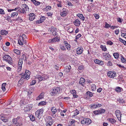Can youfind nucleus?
Masks as SVG:
<instances>
[{
	"mask_svg": "<svg viewBox=\"0 0 126 126\" xmlns=\"http://www.w3.org/2000/svg\"><path fill=\"white\" fill-rule=\"evenodd\" d=\"M28 72L29 71L28 70H26L25 71V73L22 75L21 78L20 79L19 81V83L21 81L22 83L23 82L24 80L25 79H27V80L29 79L30 76V74Z\"/></svg>",
	"mask_w": 126,
	"mask_h": 126,
	"instance_id": "obj_1",
	"label": "nucleus"
},
{
	"mask_svg": "<svg viewBox=\"0 0 126 126\" xmlns=\"http://www.w3.org/2000/svg\"><path fill=\"white\" fill-rule=\"evenodd\" d=\"M3 60L6 61L10 64H12L13 63L11 57L8 55L4 54L2 57Z\"/></svg>",
	"mask_w": 126,
	"mask_h": 126,
	"instance_id": "obj_2",
	"label": "nucleus"
},
{
	"mask_svg": "<svg viewBox=\"0 0 126 126\" xmlns=\"http://www.w3.org/2000/svg\"><path fill=\"white\" fill-rule=\"evenodd\" d=\"M60 90V88L59 87L54 88L51 90L50 93L51 95L55 96L57 94H59Z\"/></svg>",
	"mask_w": 126,
	"mask_h": 126,
	"instance_id": "obj_3",
	"label": "nucleus"
},
{
	"mask_svg": "<svg viewBox=\"0 0 126 126\" xmlns=\"http://www.w3.org/2000/svg\"><path fill=\"white\" fill-rule=\"evenodd\" d=\"M92 122V120L90 119L87 118H84L81 121V123L83 124L89 125Z\"/></svg>",
	"mask_w": 126,
	"mask_h": 126,
	"instance_id": "obj_4",
	"label": "nucleus"
},
{
	"mask_svg": "<svg viewBox=\"0 0 126 126\" xmlns=\"http://www.w3.org/2000/svg\"><path fill=\"white\" fill-rule=\"evenodd\" d=\"M22 119L21 116H18L16 118V126H21Z\"/></svg>",
	"mask_w": 126,
	"mask_h": 126,
	"instance_id": "obj_5",
	"label": "nucleus"
},
{
	"mask_svg": "<svg viewBox=\"0 0 126 126\" xmlns=\"http://www.w3.org/2000/svg\"><path fill=\"white\" fill-rule=\"evenodd\" d=\"M105 111V109H102L100 110L94 111L93 112L95 115H98L101 113H104Z\"/></svg>",
	"mask_w": 126,
	"mask_h": 126,
	"instance_id": "obj_6",
	"label": "nucleus"
},
{
	"mask_svg": "<svg viewBox=\"0 0 126 126\" xmlns=\"http://www.w3.org/2000/svg\"><path fill=\"white\" fill-rule=\"evenodd\" d=\"M115 72L114 71L112 72L111 71H109L107 73V75L109 77L113 78L115 77Z\"/></svg>",
	"mask_w": 126,
	"mask_h": 126,
	"instance_id": "obj_7",
	"label": "nucleus"
},
{
	"mask_svg": "<svg viewBox=\"0 0 126 126\" xmlns=\"http://www.w3.org/2000/svg\"><path fill=\"white\" fill-rule=\"evenodd\" d=\"M115 113L118 120L120 121L122 114L120 113V111L118 110H116L115 111Z\"/></svg>",
	"mask_w": 126,
	"mask_h": 126,
	"instance_id": "obj_8",
	"label": "nucleus"
},
{
	"mask_svg": "<svg viewBox=\"0 0 126 126\" xmlns=\"http://www.w3.org/2000/svg\"><path fill=\"white\" fill-rule=\"evenodd\" d=\"M16 12H17L18 13H22L23 14H25L26 12L25 9L23 8L21 9L19 7L16 8Z\"/></svg>",
	"mask_w": 126,
	"mask_h": 126,
	"instance_id": "obj_9",
	"label": "nucleus"
},
{
	"mask_svg": "<svg viewBox=\"0 0 126 126\" xmlns=\"http://www.w3.org/2000/svg\"><path fill=\"white\" fill-rule=\"evenodd\" d=\"M29 19L30 21H32L35 18V15L33 13H31L29 14Z\"/></svg>",
	"mask_w": 126,
	"mask_h": 126,
	"instance_id": "obj_10",
	"label": "nucleus"
},
{
	"mask_svg": "<svg viewBox=\"0 0 126 126\" xmlns=\"http://www.w3.org/2000/svg\"><path fill=\"white\" fill-rule=\"evenodd\" d=\"M103 56L106 58V60H109L111 58V56L110 55L107 53H103Z\"/></svg>",
	"mask_w": 126,
	"mask_h": 126,
	"instance_id": "obj_11",
	"label": "nucleus"
},
{
	"mask_svg": "<svg viewBox=\"0 0 126 126\" xmlns=\"http://www.w3.org/2000/svg\"><path fill=\"white\" fill-rule=\"evenodd\" d=\"M63 44L65 45V47L68 50H69L70 49L71 46L67 42L65 41H64L63 42Z\"/></svg>",
	"mask_w": 126,
	"mask_h": 126,
	"instance_id": "obj_12",
	"label": "nucleus"
},
{
	"mask_svg": "<svg viewBox=\"0 0 126 126\" xmlns=\"http://www.w3.org/2000/svg\"><path fill=\"white\" fill-rule=\"evenodd\" d=\"M76 53L78 54H81L83 51V48L82 47H78L76 50Z\"/></svg>",
	"mask_w": 126,
	"mask_h": 126,
	"instance_id": "obj_13",
	"label": "nucleus"
},
{
	"mask_svg": "<svg viewBox=\"0 0 126 126\" xmlns=\"http://www.w3.org/2000/svg\"><path fill=\"white\" fill-rule=\"evenodd\" d=\"M79 84L82 86H83L86 83H85V80L83 78H81L79 82Z\"/></svg>",
	"mask_w": 126,
	"mask_h": 126,
	"instance_id": "obj_14",
	"label": "nucleus"
},
{
	"mask_svg": "<svg viewBox=\"0 0 126 126\" xmlns=\"http://www.w3.org/2000/svg\"><path fill=\"white\" fill-rule=\"evenodd\" d=\"M60 15L64 17L66 15L67 13L66 11V9L63 8V9L62 12L60 13Z\"/></svg>",
	"mask_w": 126,
	"mask_h": 126,
	"instance_id": "obj_15",
	"label": "nucleus"
},
{
	"mask_svg": "<svg viewBox=\"0 0 126 126\" xmlns=\"http://www.w3.org/2000/svg\"><path fill=\"white\" fill-rule=\"evenodd\" d=\"M18 35L19 36V39H18V43L19 45H23V43L21 40V39L23 40L22 37H21V35H19L18 34Z\"/></svg>",
	"mask_w": 126,
	"mask_h": 126,
	"instance_id": "obj_16",
	"label": "nucleus"
},
{
	"mask_svg": "<svg viewBox=\"0 0 126 126\" xmlns=\"http://www.w3.org/2000/svg\"><path fill=\"white\" fill-rule=\"evenodd\" d=\"M94 61V62L100 65H102L103 64V62L102 61H100L97 59H95Z\"/></svg>",
	"mask_w": 126,
	"mask_h": 126,
	"instance_id": "obj_17",
	"label": "nucleus"
},
{
	"mask_svg": "<svg viewBox=\"0 0 126 126\" xmlns=\"http://www.w3.org/2000/svg\"><path fill=\"white\" fill-rule=\"evenodd\" d=\"M44 93H42L39 96L37 97L36 98V100H39L43 98L44 96Z\"/></svg>",
	"mask_w": 126,
	"mask_h": 126,
	"instance_id": "obj_18",
	"label": "nucleus"
},
{
	"mask_svg": "<svg viewBox=\"0 0 126 126\" xmlns=\"http://www.w3.org/2000/svg\"><path fill=\"white\" fill-rule=\"evenodd\" d=\"M74 24L76 26H79L80 24V22L79 20L76 19L74 22Z\"/></svg>",
	"mask_w": 126,
	"mask_h": 126,
	"instance_id": "obj_19",
	"label": "nucleus"
},
{
	"mask_svg": "<svg viewBox=\"0 0 126 126\" xmlns=\"http://www.w3.org/2000/svg\"><path fill=\"white\" fill-rule=\"evenodd\" d=\"M0 34L1 35H6L8 33V31L5 30H1L0 31Z\"/></svg>",
	"mask_w": 126,
	"mask_h": 126,
	"instance_id": "obj_20",
	"label": "nucleus"
},
{
	"mask_svg": "<svg viewBox=\"0 0 126 126\" xmlns=\"http://www.w3.org/2000/svg\"><path fill=\"white\" fill-rule=\"evenodd\" d=\"M56 28H54L53 26L51 27L49 29V30H50L51 33H52L53 35V33L54 32V34H55L56 32H55Z\"/></svg>",
	"mask_w": 126,
	"mask_h": 126,
	"instance_id": "obj_21",
	"label": "nucleus"
},
{
	"mask_svg": "<svg viewBox=\"0 0 126 126\" xmlns=\"http://www.w3.org/2000/svg\"><path fill=\"white\" fill-rule=\"evenodd\" d=\"M107 120L108 121L112 124L115 123L116 122V120L114 119L111 118H109Z\"/></svg>",
	"mask_w": 126,
	"mask_h": 126,
	"instance_id": "obj_22",
	"label": "nucleus"
},
{
	"mask_svg": "<svg viewBox=\"0 0 126 126\" xmlns=\"http://www.w3.org/2000/svg\"><path fill=\"white\" fill-rule=\"evenodd\" d=\"M71 68V66L70 65H68L65 67V70L67 73L69 72Z\"/></svg>",
	"mask_w": 126,
	"mask_h": 126,
	"instance_id": "obj_23",
	"label": "nucleus"
},
{
	"mask_svg": "<svg viewBox=\"0 0 126 126\" xmlns=\"http://www.w3.org/2000/svg\"><path fill=\"white\" fill-rule=\"evenodd\" d=\"M6 85V83H3L1 85V89L4 92L6 90L5 87Z\"/></svg>",
	"mask_w": 126,
	"mask_h": 126,
	"instance_id": "obj_24",
	"label": "nucleus"
},
{
	"mask_svg": "<svg viewBox=\"0 0 126 126\" xmlns=\"http://www.w3.org/2000/svg\"><path fill=\"white\" fill-rule=\"evenodd\" d=\"M31 1H32L33 3L35 5H38L40 4V3L37 1L36 0H31Z\"/></svg>",
	"mask_w": 126,
	"mask_h": 126,
	"instance_id": "obj_25",
	"label": "nucleus"
},
{
	"mask_svg": "<svg viewBox=\"0 0 126 126\" xmlns=\"http://www.w3.org/2000/svg\"><path fill=\"white\" fill-rule=\"evenodd\" d=\"M30 118V120L32 122L34 121L35 120V118L34 116L32 114L29 116Z\"/></svg>",
	"mask_w": 126,
	"mask_h": 126,
	"instance_id": "obj_26",
	"label": "nucleus"
},
{
	"mask_svg": "<svg viewBox=\"0 0 126 126\" xmlns=\"http://www.w3.org/2000/svg\"><path fill=\"white\" fill-rule=\"evenodd\" d=\"M51 110L53 114H55L57 111V110L56 108L53 107L51 108Z\"/></svg>",
	"mask_w": 126,
	"mask_h": 126,
	"instance_id": "obj_27",
	"label": "nucleus"
},
{
	"mask_svg": "<svg viewBox=\"0 0 126 126\" xmlns=\"http://www.w3.org/2000/svg\"><path fill=\"white\" fill-rule=\"evenodd\" d=\"M46 102L44 101H42L39 103L38 104V106H42L45 105L46 104Z\"/></svg>",
	"mask_w": 126,
	"mask_h": 126,
	"instance_id": "obj_28",
	"label": "nucleus"
},
{
	"mask_svg": "<svg viewBox=\"0 0 126 126\" xmlns=\"http://www.w3.org/2000/svg\"><path fill=\"white\" fill-rule=\"evenodd\" d=\"M36 78L38 79L40 81H41L43 80L42 77L39 75H37L36 76Z\"/></svg>",
	"mask_w": 126,
	"mask_h": 126,
	"instance_id": "obj_29",
	"label": "nucleus"
},
{
	"mask_svg": "<svg viewBox=\"0 0 126 126\" xmlns=\"http://www.w3.org/2000/svg\"><path fill=\"white\" fill-rule=\"evenodd\" d=\"M60 48L62 50L65 51L66 48L64 45H60Z\"/></svg>",
	"mask_w": 126,
	"mask_h": 126,
	"instance_id": "obj_30",
	"label": "nucleus"
},
{
	"mask_svg": "<svg viewBox=\"0 0 126 126\" xmlns=\"http://www.w3.org/2000/svg\"><path fill=\"white\" fill-rule=\"evenodd\" d=\"M86 94L89 97H92L93 96V94L89 91H87Z\"/></svg>",
	"mask_w": 126,
	"mask_h": 126,
	"instance_id": "obj_31",
	"label": "nucleus"
},
{
	"mask_svg": "<svg viewBox=\"0 0 126 126\" xmlns=\"http://www.w3.org/2000/svg\"><path fill=\"white\" fill-rule=\"evenodd\" d=\"M121 87H117L115 89V90L118 92H120L121 91Z\"/></svg>",
	"mask_w": 126,
	"mask_h": 126,
	"instance_id": "obj_32",
	"label": "nucleus"
},
{
	"mask_svg": "<svg viewBox=\"0 0 126 126\" xmlns=\"http://www.w3.org/2000/svg\"><path fill=\"white\" fill-rule=\"evenodd\" d=\"M4 18H5V19H6L8 21H9L10 20V18H11L9 16L8 14H6L5 15V16H4Z\"/></svg>",
	"mask_w": 126,
	"mask_h": 126,
	"instance_id": "obj_33",
	"label": "nucleus"
},
{
	"mask_svg": "<svg viewBox=\"0 0 126 126\" xmlns=\"http://www.w3.org/2000/svg\"><path fill=\"white\" fill-rule=\"evenodd\" d=\"M52 118L51 117H48V121H47V123H53V121H52Z\"/></svg>",
	"mask_w": 126,
	"mask_h": 126,
	"instance_id": "obj_34",
	"label": "nucleus"
},
{
	"mask_svg": "<svg viewBox=\"0 0 126 126\" xmlns=\"http://www.w3.org/2000/svg\"><path fill=\"white\" fill-rule=\"evenodd\" d=\"M23 63V61L22 59L20 58L18 63V66H22Z\"/></svg>",
	"mask_w": 126,
	"mask_h": 126,
	"instance_id": "obj_35",
	"label": "nucleus"
},
{
	"mask_svg": "<svg viewBox=\"0 0 126 126\" xmlns=\"http://www.w3.org/2000/svg\"><path fill=\"white\" fill-rule=\"evenodd\" d=\"M113 55L114 57L116 59H118L119 57V55L118 53H113Z\"/></svg>",
	"mask_w": 126,
	"mask_h": 126,
	"instance_id": "obj_36",
	"label": "nucleus"
},
{
	"mask_svg": "<svg viewBox=\"0 0 126 126\" xmlns=\"http://www.w3.org/2000/svg\"><path fill=\"white\" fill-rule=\"evenodd\" d=\"M100 47L102 49V50L104 51H106L107 49L105 46H104L103 45H101L100 46Z\"/></svg>",
	"mask_w": 126,
	"mask_h": 126,
	"instance_id": "obj_37",
	"label": "nucleus"
},
{
	"mask_svg": "<svg viewBox=\"0 0 126 126\" xmlns=\"http://www.w3.org/2000/svg\"><path fill=\"white\" fill-rule=\"evenodd\" d=\"M119 39L120 41L121 42L123 43L125 45H126V41L121 38H119Z\"/></svg>",
	"mask_w": 126,
	"mask_h": 126,
	"instance_id": "obj_38",
	"label": "nucleus"
},
{
	"mask_svg": "<svg viewBox=\"0 0 126 126\" xmlns=\"http://www.w3.org/2000/svg\"><path fill=\"white\" fill-rule=\"evenodd\" d=\"M91 107V108H97L96 103H94L93 104H92L90 105Z\"/></svg>",
	"mask_w": 126,
	"mask_h": 126,
	"instance_id": "obj_39",
	"label": "nucleus"
},
{
	"mask_svg": "<svg viewBox=\"0 0 126 126\" xmlns=\"http://www.w3.org/2000/svg\"><path fill=\"white\" fill-rule=\"evenodd\" d=\"M76 121L73 119L71 120L69 122H70V126L72 125Z\"/></svg>",
	"mask_w": 126,
	"mask_h": 126,
	"instance_id": "obj_40",
	"label": "nucleus"
},
{
	"mask_svg": "<svg viewBox=\"0 0 126 126\" xmlns=\"http://www.w3.org/2000/svg\"><path fill=\"white\" fill-rule=\"evenodd\" d=\"M36 83V81L34 80H33L32 81L30 82V84L31 85H33L35 84Z\"/></svg>",
	"mask_w": 126,
	"mask_h": 126,
	"instance_id": "obj_41",
	"label": "nucleus"
},
{
	"mask_svg": "<svg viewBox=\"0 0 126 126\" xmlns=\"http://www.w3.org/2000/svg\"><path fill=\"white\" fill-rule=\"evenodd\" d=\"M46 19V17L44 16H41L40 18V19L41 20V21L42 22H43Z\"/></svg>",
	"mask_w": 126,
	"mask_h": 126,
	"instance_id": "obj_42",
	"label": "nucleus"
},
{
	"mask_svg": "<svg viewBox=\"0 0 126 126\" xmlns=\"http://www.w3.org/2000/svg\"><path fill=\"white\" fill-rule=\"evenodd\" d=\"M111 27V25H109V24H108L106 22H105V27L106 28H108L109 27Z\"/></svg>",
	"mask_w": 126,
	"mask_h": 126,
	"instance_id": "obj_43",
	"label": "nucleus"
},
{
	"mask_svg": "<svg viewBox=\"0 0 126 126\" xmlns=\"http://www.w3.org/2000/svg\"><path fill=\"white\" fill-rule=\"evenodd\" d=\"M21 54V51L18 50L16 49V54L18 55V57L20 56Z\"/></svg>",
	"mask_w": 126,
	"mask_h": 126,
	"instance_id": "obj_44",
	"label": "nucleus"
},
{
	"mask_svg": "<svg viewBox=\"0 0 126 126\" xmlns=\"http://www.w3.org/2000/svg\"><path fill=\"white\" fill-rule=\"evenodd\" d=\"M84 67L82 65L79 66L78 67V69L80 70H83L84 69Z\"/></svg>",
	"mask_w": 126,
	"mask_h": 126,
	"instance_id": "obj_45",
	"label": "nucleus"
},
{
	"mask_svg": "<svg viewBox=\"0 0 126 126\" xmlns=\"http://www.w3.org/2000/svg\"><path fill=\"white\" fill-rule=\"evenodd\" d=\"M53 39L54 40V42H56L58 41L59 40L58 38V37H56L55 38H53Z\"/></svg>",
	"mask_w": 126,
	"mask_h": 126,
	"instance_id": "obj_46",
	"label": "nucleus"
},
{
	"mask_svg": "<svg viewBox=\"0 0 126 126\" xmlns=\"http://www.w3.org/2000/svg\"><path fill=\"white\" fill-rule=\"evenodd\" d=\"M22 66H18V69L17 70V72H19L21 70Z\"/></svg>",
	"mask_w": 126,
	"mask_h": 126,
	"instance_id": "obj_47",
	"label": "nucleus"
},
{
	"mask_svg": "<svg viewBox=\"0 0 126 126\" xmlns=\"http://www.w3.org/2000/svg\"><path fill=\"white\" fill-rule=\"evenodd\" d=\"M36 116L37 115V116L38 118H39V116H40L41 114L39 112H38V110H37V111L36 112Z\"/></svg>",
	"mask_w": 126,
	"mask_h": 126,
	"instance_id": "obj_48",
	"label": "nucleus"
},
{
	"mask_svg": "<svg viewBox=\"0 0 126 126\" xmlns=\"http://www.w3.org/2000/svg\"><path fill=\"white\" fill-rule=\"evenodd\" d=\"M107 44L108 45H112L113 43V42H112L111 41H108L107 43Z\"/></svg>",
	"mask_w": 126,
	"mask_h": 126,
	"instance_id": "obj_49",
	"label": "nucleus"
},
{
	"mask_svg": "<svg viewBox=\"0 0 126 126\" xmlns=\"http://www.w3.org/2000/svg\"><path fill=\"white\" fill-rule=\"evenodd\" d=\"M0 14H5L4 11L2 9H0Z\"/></svg>",
	"mask_w": 126,
	"mask_h": 126,
	"instance_id": "obj_50",
	"label": "nucleus"
},
{
	"mask_svg": "<svg viewBox=\"0 0 126 126\" xmlns=\"http://www.w3.org/2000/svg\"><path fill=\"white\" fill-rule=\"evenodd\" d=\"M121 60L122 62V63H124V60L125 59L124 58V57L122 55H121Z\"/></svg>",
	"mask_w": 126,
	"mask_h": 126,
	"instance_id": "obj_51",
	"label": "nucleus"
},
{
	"mask_svg": "<svg viewBox=\"0 0 126 126\" xmlns=\"http://www.w3.org/2000/svg\"><path fill=\"white\" fill-rule=\"evenodd\" d=\"M81 36V35L80 34H79L77 35L76 36V39L77 40Z\"/></svg>",
	"mask_w": 126,
	"mask_h": 126,
	"instance_id": "obj_52",
	"label": "nucleus"
},
{
	"mask_svg": "<svg viewBox=\"0 0 126 126\" xmlns=\"http://www.w3.org/2000/svg\"><path fill=\"white\" fill-rule=\"evenodd\" d=\"M22 6H23V7L24 8H25L27 9H29V8L28 6V5L25 4H23L22 5Z\"/></svg>",
	"mask_w": 126,
	"mask_h": 126,
	"instance_id": "obj_53",
	"label": "nucleus"
},
{
	"mask_svg": "<svg viewBox=\"0 0 126 126\" xmlns=\"http://www.w3.org/2000/svg\"><path fill=\"white\" fill-rule=\"evenodd\" d=\"M107 65L109 66H111L112 65V64L111 62L110 61H109L107 63Z\"/></svg>",
	"mask_w": 126,
	"mask_h": 126,
	"instance_id": "obj_54",
	"label": "nucleus"
},
{
	"mask_svg": "<svg viewBox=\"0 0 126 126\" xmlns=\"http://www.w3.org/2000/svg\"><path fill=\"white\" fill-rule=\"evenodd\" d=\"M4 117H1V119L4 122H6L7 121V119H4Z\"/></svg>",
	"mask_w": 126,
	"mask_h": 126,
	"instance_id": "obj_55",
	"label": "nucleus"
},
{
	"mask_svg": "<svg viewBox=\"0 0 126 126\" xmlns=\"http://www.w3.org/2000/svg\"><path fill=\"white\" fill-rule=\"evenodd\" d=\"M71 93L73 94V95L76 94V91L75 90H72L71 92Z\"/></svg>",
	"mask_w": 126,
	"mask_h": 126,
	"instance_id": "obj_56",
	"label": "nucleus"
},
{
	"mask_svg": "<svg viewBox=\"0 0 126 126\" xmlns=\"http://www.w3.org/2000/svg\"><path fill=\"white\" fill-rule=\"evenodd\" d=\"M117 21L120 23L122 22V19L120 17H119L117 18Z\"/></svg>",
	"mask_w": 126,
	"mask_h": 126,
	"instance_id": "obj_57",
	"label": "nucleus"
},
{
	"mask_svg": "<svg viewBox=\"0 0 126 126\" xmlns=\"http://www.w3.org/2000/svg\"><path fill=\"white\" fill-rule=\"evenodd\" d=\"M91 88L93 90H95L96 88V86L95 85H94Z\"/></svg>",
	"mask_w": 126,
	"mask_h": 126,
	"instance_id": "obj_58",
	"label": "nucleus"
},
{
	"mask_svg": "<svg viewBox=\"0 0 126 126\" xmlns=\"http://www.w3.org/2000/svg\"><path fill=\"white\" fill-rule=\"evenodd\" d=\"M94 16L96 19H98L99 18V16L97 14H95Z\"/></svg>",
	"mask_w": 126,
	"mask_h": 126,
	"instance_id": "obj_59",
	"label": "nucleus"
},
{
	"mask_svg": "<svg viewBox=\"0 0 126 126\" xmlns=\"http://www.w3.org/2000/svg\"><path fill=\"white\" fill-rule=\"evenodd\" d=\"M32 92L31 91H30L29 90V91L28 92V97H29L30 96V95H31V94H32Z\"/></svg>",
	"mask_w": 126,
	"mask_h": 126,
	"instance_id": "obj_60",
	"label": "nucleus"
},
{
	"mask_svg": "<svg viewBox=\"0 0 126 126\" xmlns=\"http://www.w3.org/2000/svg\"><path fill=\"white\" fill-rule=\"evenodd\" d=\"M83 16V15L82 14L79 13L77 15V16L80 18Z\"/></svg>",
	"mask_w": 126,
	"mask_h": 126,
	"instance_id": "obj_61",
	"label": "nucleus"
},
{
	"mask_svg": "<svg viewBox=\"0 0 126 126\" xmlns=\"http://www.w3.org/2000/svg\"><path fill=\"white\" fill-rule=\"evenodd\" d=\"M58 75L60 77H61L63 76V73L62 72H60L58 74Z\"/></svg>",
	"mask_w": 126,
	"mask_h": 126,
	"instance_id": "obj_62",
	"label": "nucleus"
},
{
	"mask_svg": "<svg viewBox=\"0 0 126 126\" xmlns=\"http://www.w3.org/2000/svg\"><path fill=\"white\" fill-rule=\"evenodd\" d=\"M115 33L117 35L118 34L119 32V30H116L114 31Z\"/></svg>",
	"mask_w": 126,
	"mask_h": 126,
	"instance_id": "obj_63",
	"label": "nucleus"
},
{
	"mask_svg": "<svg viewBox=\"0 0 126 126\" xmlns=\"http://www.w3.org/2000/svg\"><path fill=\"white\" fill-rule=\"evenodd\" d=\"M53 123H46V125L47 126H51L52 124Z\"/></svg>",
	"mask_w": 126,
	"mask_h": 126,
	"instance_id": "obj_64",
	"label": "nucleus"
}]
</instances>
